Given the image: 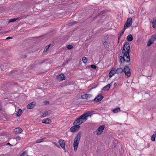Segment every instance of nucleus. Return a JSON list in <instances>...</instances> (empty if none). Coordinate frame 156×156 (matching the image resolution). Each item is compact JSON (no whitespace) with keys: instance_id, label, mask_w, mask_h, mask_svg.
<instances>
[{"instance_id":"obj_32","label":"nucleus","mask_w":156,"mask_h":156,"mask_svg":"<svg viewBox=\"0 0 156 156\" xmlns=\"http://www.w3.org/2000/svg\"><path fill=\"white\" fill-rule=\"evenodd\" d=\"M126 28H125V27H124L123 29L121 31V32L119 35H120L121 36H122V35H123L125 30L126 29Z\"/></svg>"},{"instance_id":"obj_20","label":"nucleus","mask_w":156,"mask_h":156,"mask_svg":"<svg viewBox=\"0 0 156 156\" xmlns=\"http://www.w3.org/2000/svg\"><path fill=\"white\" fill-rule=\"evenodd\" d=\"M42 122L45 124H49L51 122V121H50L49 119L47 118L43 119L42 121Z\"/></svg>"},{"instance_id":"obj_15","label":"nucleus","mask_w":156,"mask_h":156,"mask_svg":"<svg viewBox=\"0 0 156 156\" xmlns=\"http://www.w3.org/2000/svg\"><path fill=\"white\" fill-rule=\"evenodd\" d=\"M23 131L22 129L20 128L17 127L14 129V131L17 133H21Z\"/></svg>"},{"instance_id":"obj_51","label":"nucleus","mask_w":156,"mask_h":156,"mask_svg":"<svg viewBox=\"0 0 156 156\" xmlns=\"http://www.w3.org/2000/svg\"><path fill=\"white\" fill-rule=\"evenodd\" d=\"M64 150V151L66 152V149L65 150Z\"/></svg>"},{"instance_id":"obj_49","label":"nucleus","mask_w":156,"mask_h":156,"mask_svg":"<svg viewBox=\"0 0 156 156\" xmlns=\"http://www.w3.org/2000/svg\"><path fill=\"white\" fill-rule=\"evenodd\" d=\"M44 62V61H42V62H41L42 63H43Z\"/></svg>"},{"instance_id":"obj_5","label":"nucleus","mask_w":156,"mask_h":156,"mask_svg":"<svg viewBox=\"0 0 156 156\" xmlns=\"http://www.w3.org/2000/svg\"><path fill=\"white\" fill-rule=\"evenodd\" d=\"M123 72L128 77H129L131 76L130 69L127 65H126L123 69Z\"/></svg>"},{"instance_id":"obj_38","label":"nucleus","mask_w":156,"mask_h":156,"mask_svg":"<svg viewBox=\"0 0 156 156\" xmlns=\"http://www.w3.org/2000/svg\"><path fill=\"white\" fill-rule=\"evenodd\" d=\"M16 140H20L21 139V138L20 136H17L16 138Z\"/></svg>"},{"instance_id":"obj_40","label":"nucleus","mask_w":156,"mask_h":156,"mask_svg":"<svg viewBox=\"0 0 156 156\" xmlns=\"http://www.w3.org/2000/svg\"><path fill=\"white\" fill-rule=\"evenodd\" d=\"M12 37H7L6 39V40H7V39H12Z\"/></svg>"},{"instance_id":"obj_29","label":"nucleus","mask_w":156,"mask_h":156,"mask_svg":"<svg viewBox=\"0 0 156 156\" xmlns=\"http://www.w3.org/2000/svg\"><path fill=\"white\" fill-rule=\"evenodd\" d=\"M18 19H19V18H15L14 19L9 20V22L10 23L14 22L16 21Z\"/></svg>"},{"instance_id":"obj_16","label":"nucleus","mask_w":156,"mask_h":156,"mask_svg":"<svg viewBox=\"0 0 156 156\" xmlns=\"http://www.w3.org/2000/svg\"><path fill=\"white\" fill-rule=\"evenodd\" d=\"M91 96V95L89 94H84L81 96V98L83 99H88L90 98Z\"/></svg>"},{"instance_id":"obj_10","label":"nucleus","mask_w":156,"mask_h":156,"mask_svg":"<svg viewBox=\"0 0 156 156\" xmlns=\"http://www.w3.org/2000/svg\"><path fill=\"white\" fill-rule=\"evenodd\" d=\"M56 79L58 80L61 81L65 80V77L62 74H61L56 76Z\"/></svg>"},{"instance_id":"obj_24","label":"nucleus","mask_w":156,"mask_h":156,"mask_svg":"<svg viewBox=\"0 0 156 156\" xmlns=\"http://www.w3.org/2000/svg\"><path fill=\"white\" fill-rule=\"evenodd\" d=\"M154 41L151 39H150L147 43V46L149 47L150 46L151 44L154 43Z\"/></svg>"},{"instance_id":"obj_35","label":"nucleus","mask_w":156,"mask_h":156,"mask_svg":"<svg viewBox=\"0 0 156 156\" xmlns=\"http://www.w3.org/2000/svg\"><path fill=\"white\" fill-rule=\"evenodd\" d=\"M43 141V139H42L41 140L40 139L37 140L36 141V143H40Z\"/></svg>"},{"instance_id":"obj_12","label":"nucleus","mask_w":156,"mask_h":156,"mask_svg":"<svg viewBox=\"0 0 156 156\" xmlns=\"http://www.w3.org/2000/svg\"><path fill=\"white\" fill-rule=\"evenodd\" d=\"M36 103L35 102H32L28 104L27 108L28 109H33L35 106Z\"/></svg>"},{"instance_id":"obj_22","label":"nucleus","mask_w":156,"mask_h":156,"mask_svg":"<svg viewBox=\"0 0 156 156\" xmlns=\"http://www.w3.org/2000/svg\"><path fill=\"white\" fill-rule=\"evenodd\" d=\"M156 137V131H155L153 135L151 136V140L152 141H154L155 140V137Z\"/></svg>"},{"instance_id":"obj_39","label":"nucleus","mask_w":156,"mask_h":156,"mask_svg":"<svg viewBox=\"0 0 156 156\" xmlns=\"http://www.w3.org/2000/svg\"><path fill=\"white\" fill-rule=\"evenodd\" d=\"M107 41H104V42H103V44L105 45H107Z\"/></svg>"},{"instance_id":"obj_47","label":"nucleus","mask_w":156,"mask_h":156,"mask_svg":"<svg viewBox=\"0 0 156 156\" xmlns=\"http://www.w3.org/2000/svg\"><path fill=\"white\" fill-rule=\"evenodd\" d=\"M0 111H2V108L1 107H0Z\"/></svg>"},{"instance_id":"obj_11","label":"nucleus","mask_w":156,"mask_h":156,"mask_svg":"<svg viewBox=\"0 0 156 156\" xmlns=\"http://www.w3.org/2000/svg\"><path fill=\"white\" fill-rule=\"evenodd\" d=\"M58 143L60 146L64 149V150H65V141L63 140H59L58 141Z\"/></svg>"},{"instance_id":"obj_34","label":"nucleus","mask_w":156,"mask_h":156,"mask_svg":"<svg viewBox=\"0 0 156 156\" xmlns=\"http://www.w3.org/2000/svg\"><path fill=\"white\" fill-rule=\"evenodd\" d=\"M91 68L95 69L97 68V66L94 65H91L90 66Z\"/></svg>"},{"instance_id":"obj_13","label":"nucleus","mask_w":156,"mask_h":156,"mask_svg":"<svg viewBox=\"0 0 156 156\" xmlns=\"http://www.w3.org/2000/svg\"><path fill=\"white\" fill-rule=\"evenodd\" d=\"M82 136V132L81 131H79L77 133L74 139L80 141V140Z\"/></svg>"},{"instance_id":"obj_26","label":"nucleus","mask_w":156,"mask_h":156,"mask_svg":"<svg viewBox=\"0 0 156 156\" xmlns=\"http://www.w3.org/2000/svg\"><path fill=\"white\" fill-rule=\"evenodd\" d=\"M48 111H46L44 113H43L42 115L41 116V117H44L46 116L48 114Z\"/></svg>"},{"instance_id":"obj_43","label":"nucleus","mask_w":156,"mask_h":156,"mask_svg":"<svg viewBox=\"0 0 156 156\" xmlns=\"http://www.w3.org/2000/svg\"><path fill=\"white\" fill-rule=\"evenodd\" d=\"M55 145L57 146V147H59V148H60V147L56 143H55Z\"/></svg>"},{"instance_id":"obj_31","label":"nucleus","mask_w":156,"mask_h":156,"mask_svg":"<svg viewBox=\"0 0 156 156\" xmlns=\"http://www.w3.org/2000/svg\"><path fill=\"white\" fill-rule=\"evenodd\" d=\"M152 40H153V41H155L156 39V34L153 35L151 37V38L150 39Z\"/></svg>"},{"instance_id":"obj_1","label":"nucleus","mask_w":156,"mask_h":156,"mask_svg":"<svg viewBox=\"0 0 156 156\" xmlns=\"http://www.w3.org/2000/svg\"><path fill=\"white\" fill-rule=\"evenodd\" d=\"M123 46V49L122 50V53L123 54V56L120 57L121 63L122 62V61L124 62H128L130 61V57L129 54L130 52L129 43L126 42Z\"/></svg>"},{"instance_id":"obj_25","label":"nucleus","mask_w":156,"mask_h":156,"mask_svg":"<svg viewBox=\"0 0 156 156\" xmlns=\"http://www.w3.org/2000/svg\"><path fill=\"white\" fill-rule=\"evenodd\" d=\"M22 111L21 109H19L18 110L17 112V113L16 116L19 117L22 114Z\"/></svg>"},{"instance_id":"obj_17","label":"nucleus","mask_w":156,"mask_h":156,"mask_svg":"<svg viewBox=\"0 0 156 156\" xmlns=\"http://www.w3.org/2000/svg\"><path fill=\"white\" fill-rule=\"evenodd\" d=\"M115 72L118 74H120L123 72V69L121 68H118L116 69H115Z\"/></svg>"},{"instance_id":"obj_50","label":"nucleus","mask_w":156,"mask_h":156,"mask_svg":"<svg viewBox=\"0 0 156 156\" xmlns=\"http://www.w3.org/2000/svg\"><path fill=\"white\" fill-rule=\"evenodd\" d=\"M25 17H26V16H24V17H23V18H25Z\"/></svg>"},{"instance_id":"obj_8","label":"nucleus","mask_w":156,"mask_h":156,"mask_svg":"<svg viewBox=\"0 0 156 156\" xmlns=\"http://www.w3.org/2000/svg\"><path fill=\"white\" fill-rule=\"evenodd\" d=\"M79 143L80 141L74 139V142L73 144V146L74 147V150L75 151L77 150Z\"/></svg>"},{"instance_id":"obj_9","label":"nucleus","mask_w":156,"mask_h":156,"mask_svg":"<svg viewBox=\"0 0 156 156\" xmlns=\"http://www.w3.org/2000/svg\"><path fill=\"white\" fill-rule=\"evenodd\" d=\"M103 98V97L102 95L101 94H98V96L95 97L94 99V101L96 102H99L101 101Z\"/></svg>"},{"instance_id":"obj_23","label":"nucleus","mask_w":156,"mask_h":156,"mask_svg":"<svg viewBox=\"0 0 156 156\" xmlns=\"http://www.w3.org/2000/svg\"><path fill=\"white\" fill-rule=\"evenodd\" d=\"M120 111V108L118 107L117 108H115L112 110V112L114 113H116L119 112Z\"/></svg>"},{"instance_id":"obj_48","label":"nucleus","mask_w":156,"mask_h":156,"mask_svg":"<svg viewBox=\"0 0 156 156\" xmlns=\"http://www.w3.org/2000/svg\"><path fill=\"white\" fill-rule=\"evenodd\" d=\"M96 87H97V86L95 87H93V88H92V89H93L94 88H96Z\"/></svg>"},{"instance_id":"obj_37","label":"nucleus","mask_w":156,"mask_h":156,"mask_svg":"<svg viewBox=\"0 0 156 156\" xmlns=\"http://www.w3.org/2000/svg\"><path fill=\"white\" fill-rule=\"evenodd\" d=\"M26 57H27L26 55H22L21 56V58H26Z\"/></svg>"},{"instance_id":"obj_45","label":"nucleus","mask_w":156,"mask_h":156,"mask_svg":"<svg viewBox=\"0 0 156 156\" xmlns=\"http://www.w3.org/2000/svg\"><path fill=\"white\" fill-rule=\"evenodd\" d=\"M7 145H9L10 146H12L11 144L9 143H7Z\"/></svg>"},{"instance_id":"obj_2","label":"nucleus","mask_w":156,"mask_h":156,"mask_svg":"<svg viewBox=\"0 0 156 156\" xmlns=\"http://www.w3.org/2000/svg\"><path fill=\"white\" fill-rule=\"evenodd\" d=\"M87 114L84 113L76 119L73 123V124L79 125L80 126L87 119V117L89 115H88Z\"/></svg>"},{"instance_id":"obj_36","label":"nucleus","mask_w":156,"mask_h":156,"mask_svg":"<svg viewBox=\"0 0 156 156\" xmlns=\"http://www.w3.org/2000/svg\"><path fill=\"white\" fill-rule=\"evenodd\" d=\"M76 22L75 21H73L72 22H70L69 23V25H72L76 23Z\"/></svg>"},{"instance_id":"obj_4","label":"nucleus","mask_w":156,"mask_h":156,"mask_svg":"<svg viewBox=\"0 0 156 156\" xmlns=\"http://www.w3.org/2000/svg\"><path fill=\"white\" fill-rule=\"evenodd\" d=\"M10 65V64L9 63H0V72L2 70H5Z\"/></svg>"},{"instance_id":"obj_44","label":"nucleus","mask_w":156,"mask_h":156,"mask_svg":"<svg viewBox=\"0 0 156 156\" xmlns=\"http://www.w3.org/2000/svg\"><path fill=\"white\" fill-rule=\"evenodd\" d=\"M117 85V84L116 83H115L114 84V87H115V86H116Z\"/></svg>"},{"instance_id":"obj_21","label":"nucleus","mask_w":156,"mask_h":156,"mask_svg":"<svg viewBox=\"0 0 156 156\" xmlns=\"http://www.w3.org/2000/svg\"><path fill=\"white\" fill-rule=\"evenodd\" d=\"M127 39L128 41L130 42L132 41L133 39L132 35L131 34L129 35L127 37Z\"/></svg>"},{"instance_id":"obj_14","label":"nucleus","mask_w":156,"mask_h":156,"mask_svg":"<svg viewBox=\"0 0 156 156\" xmlns=\"http://www.w3.org/2000/svg\"><path fill=\"white\" fill-rule=\"evenodd\" d=\"M115 73H116L115 72V68H112V69L110 71L109 73V77L110 78Z\"/></svg>"},{"instance_id":"obj_33","label":"nucleus","mask_w":156,"mask_h":156,"mask_svg":"<svg viewBox=\"0 0 156 156\" xmlns=\"http://www.w3.org/2000/svg\"><path fill=\"white\" fill-rule=\"evenodd\" d=\"M67 48L68 49H70L73 48V47L71 45H69L67 46Z\"/></svg>"},{"instance_id":"obj_6","label":"nucleus","mask_w":156,"mask_h":156,"mask_svg":"<svg viewBox=\"0 0 156 156\" xmlns=\"http://www.w3.org/2000/svg\"><path fill=\"white\" fill-rule=\"evenodd\" d=\"M132 19L131 17L128 18L127 21L124 25V27H125L126 28L127 27H129L131 26L132 24Z\"/></svg>"},{"instance_id":"obj_30","label":"nucleus","mask_w":156,"mask_h":156,"mask_svg":"<svg viewBox=\"0 0 156 156\" xmlns=\"http://www.w3.org/2000/svg\"><path fill=\"white\" fill-rule=\"evenodd\" d=\"M27 151H25L21 154L20 156H27Z\"/></svg>"},{"instance_id":"obj_28","label":"nucleus","mask_w":156,"mask_h":156,"mask_svg":"<svg viewBox=\"0 0 156 156\" xmlns=\"http://www.w3.org/2000/svg\"><path fill=\"white\" fill-rule=\"evenodd\" d=\"M82 61L84 63H86L87 61V58L85 56H83L82 58Z\"/></svg>"},{"instance_id":"obj_42","label":"nucleus","mask_w":156,"mask_h":156,"mask_svg":"<svg viewBox=\"0 0 156 156\" xmlns=\"http://www.w3.org/2000/svg\"><path fill=\"white\" fill-rule=\"evenodd\" d=\"M92 112V111H88L87 112L88 113H87V115H88V114L91 113Z\"/></svg>"},{"instance_id":"obj_27","label":"nucleus","mask_w":156,"mask_h":156,"mask_svg":"<svg viewBox=\"0 0 156 156\" xmlns=\"http://www.w3.org/2000/svg\"><path fill=\"white\" fill-rule=\"evenodd\" d=\"M51 45V44H49V45H48L47 46H46L45 47V48L44 50V52H47L48 51V50Z\"/></svg>"},{"instance_id":"obj_19","label":"nucleus","mask_w":156,"mask_h":156,"mask_svg":"<svg viewBox=\"0 0 156 156\" xmlns=\"http://www.w3.org/2000/svg\"><path fill=\"white\" fill-rule=\"evenodd\" d=\"M110 86L111 84H108V85H107L106 86L104 87L102 89V90L104 91L108 90H109Z\"/></svg>"},{"instance_id":"obj_41","label":"nucleus","mask_w":156,"mask_h":156,"mask_svg":"<svg viewBox=\"0 0 156 156\" xmlns=\"http://www.w3.org/2000/svg\"><path fill=\"white\" fill-rule=\"evenodd\" d=\"M122 36H121L120 35H119L118 37V41H119V40L120 39V38Z\"/></svg>"},{"instance_id":"obj_3","label":"nucleus","mask_w":156,"mask_h":156,"mask_svg":"<svg viewBox=\"0 0 156 156\" xmlns=\"http://www.w3.org/2000/svg\"><path fill=\"white\" fill-rule=\"evenodd\" d=\"M73 126L71 127L69 129V131L72 133H74L78 131L80 128V126L79 125L73 124Z\"/></svg>"},{"instance_id":"obj_7","label":"nucleus","mask_w":156,"mask_h":156,"mask_svg":"<svg viewBox=\"0 0 156 156\" xmlns=\"http://www.w3.org/2000/svg\"><path fill=\"white\" fill-rule=\"evenodd\" d=\"M105 126L104 125H102L99 127L96 130L97 135H100L103 132L105 128Z\"/></svg>"},{"instance_id":"obj_18","label":"nucleus","mask_w":156,"mask_h":156,"mask_svg":"<svg viewBox=\"0 0 156 156\" xmlns=\"http://www.w3.org/2000/svg\"><path fill=\"white\" fill-rule=\"evenodd\" d=\"M152 27L154 28H156V18H154L152 22Z\"/></svg>"},{"instance_id":"obj_46","label":"nucleus","mask_w":156,"mask_h":156,"mask_svg":"<svg viewBox=\"0 0 156 156\" xmlns=\"http://www.w3.org/2000/svg\"><path fill=\"white\" fill-rule=\"evenodd\" d=\"M49 103V102L48 101H46V104H48Z\"/></svg>"}]
</instances>
